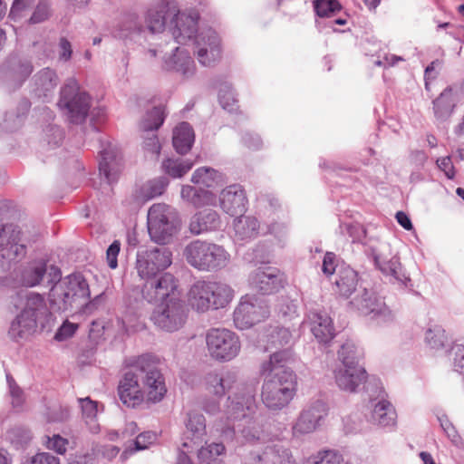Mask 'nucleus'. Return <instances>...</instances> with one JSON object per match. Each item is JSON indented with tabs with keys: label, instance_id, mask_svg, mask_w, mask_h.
<instances>
[{
	"label": "nucleus",
	"instance_id": "35",
	"mask_svg": "<svg viewBox=\"0 0 464 464\" xmlns=\"http://www.w3.org/2000/svg\"><path fill=\"white\" fill-rule=\"evenodd\" d=\"M397 414L392 404L381 400L374 404L371 414V421L381 427H391L396 423Z\"/></svg>",
	"mask_w": 464,
	"mask_h": 464
},
{
	"label": "nucleus",
	"instance_id": "6",
	"mask_svg": "<svg viewBox=\"0 0 464 464\" xmlns=\"http://www.w3.org/2000/svg\"><path fill=\"white\" fill-rule=\"evenodd\" d=\"M179 218L176 210L162 203L152 205L148 212V231L152 241L167 244L178 232Z\"/></svg>",
	"mask_w": 464,
	"mask_h": 464
},
{
	"label": "nucleus",
	"instance_id": "59",
	"mask_svg": "<svg viewBox=\"0 0 464 464\" xmlns=\"http://www.w3.org/2000/svg\"><path fill=\"white\" fill-rule=\"evenodd\" d=\"M44 138L50 146L55 147L63 140V131L56 125H50L44 130Z\"/></svg>",
	"mask_w": 464,
	"mask_h": 464
},
{
	"label": "nucleus",
	"instance_id": "62",
	"mask_svg": "<svg viewBox=\"0 0 464 464\" xmlns=\"http://www.w3.org/2000/svg\"><path fill=\"white\" fill-rule=\"evenodd\" d=\"M216 204V197L215 195L208 190L198 189L197 192L196 198L193 202V206L199 208L203 206H213Z\"/></svg>",
	"mask_w": 464,
	"mask_h": 464
},
{
	"label": "nucleus",
	"instance_id": "51",
	"mask_svg": "<svg viewBox=\"0 0 464 464\" xmlns=\"http://www.w3.org/2000/svg\"><path fill=\"white\" fill-rule=\"evenodd\" d=\"M338 358L343 366L359 365L360 353L353 342L347 341L338 351Z\"/></svg>",
	"mask_w": 464,
	"mask_h": 464
},
{
	"label": "nucleus",
	"instance_id": "34",
	"mask_svg": "<svg viewBox=\"0 0 464 464\" xmlns=\"http://www.w3.org/2000/svg\"><path fill=\"white\" fill-rule=\"evenodd\" d=\"M335 285L341 296L350 298L353 295H355L360 290L357 289V273L351 267L341 268L335 280Z\"/></svg>",
	"mask_w": 464,
	"mask_h": 464
},
{
	"label": "nucleus",
	"instance_id": "60",
	"mask_svg": "<svg viewBox=\"0 0 464 464\" xmlns=\"http://www.w3.org/2000/svg\"><path fill=\"white\" fill-rule=\"evenodd\" d=\"M6 380L9 386L10 395L12 397V405L14 409H18L22 406L24 401L23 391L15 384L14 381L9 374L6 375Z\"/></svg>",
	"mask_w": 464,
	"mask_h": 464
},
{
	"label": "nucleus",
	"instance_id": "22",
	"mask_svg": "<svg viewBox=\"0 0 464 464\" xmlns=\"http://www.w3.org/2000/svg\"><path fill=\"white\" fill-rule=\"evenodd\" d=\"M219 205L224 212L232 217L244 214L247 206L245 190L237 184L227 186L219 194Z\"/></svg>",
	"mask_w": 464,
	"mask_h": 464
},
{
	"label": "nucleus",
	"instance_id": "12",
	"mask_svg": "<svg viewBox=\"0 0 464 464\" xmlns=\"http://www.w3.org/2000/svg\"><path fill=\"white\" fill-rule=\"evenodd\" d=\"M135 371L141 379L147 399L152 402L161 401L167 392L164 378L156 363L147 356L139 358Z\"/></svg>",
	"mask_w": 464,
	"mask_h": 464
},
{
	"label": "nucleus",
	"instance_id": "11",
	"mask_svg": "<svg viewBox=\"0 0 464 464\" xmlns=\"http://www.w3.org/2000/svg\"><path fill=\"white\" fill-rule=\"evenodd\" d=\"M187 317L188 309L180 298H173L160 303L151 314L154 324L168 333H173L182 328Z\"/></svg>",
	"mask_w": 464,
	"mask_h": 464
},
{
	"label": "nucleus",
	"instance_id": "24",
	"mask_svg": "<svg viewBox=\"0 0 464 464\" xmlns=\"http://www.w3.org/2000/svg\"><path fill=\"white\" fill-rule=\"evenodd\" d=\"M118 392L121 401L128 407L140 405L144 399V392L139 384V375L136 371L127 372L121 380Z\"/></svg>",
	"mask_w": 464,
	"mask_h": 464
},
{
	"label": "nucleus",
	"instance_id": "46",
	"mask_svg": "<svg viewBox=\"0 0 464 464\" xmlns=\"http://www.w3.org/2000/svg\"><path fill=\"white\" fill-rule=\"evenodd\" d=\"M30 108V102L24 100L18 106V112H7L4 121V128L8 131H14L19 129L24 121L25 115Z\"/></svg>",
	"mask_w": 464,
	"mask_h": 464
},
{
	"label": "nucleus",
	"instance_id": "29",
	"mask_svg": "<svg viewBox=\"0 0 464 464\" xmlns=\"http://www.w3.org/2000/svg\"><path fill=\"white\" fill-rule=\"evenodd\" d=\"M100 174L103 175L108 183L117 180L121 169V157L116 148L109 144L100 152Z\"/></svg>",
	"mask_w": 464,
	"mask_h": 464
},
{
	"label": "nucleus",
	"instance_id": "53",
	"mask_svg": "<svg viewBox=\"0 0 464 464\" xmlns=\"http://www.w3.org/2000/svg\"><path fill=\"white\" fill-rule=\"evenodd\" d=\"M168 184V179L162 177L150 180L142 187V195L146 199H151L160 196L166 189Z\"/></svg>",
	"mask_w": 464,
	"mask_h": 464
},
{
	"label": "nucleus",
	"instance_id": "39",
	"mask_svg": "<svg viewBox=\"0 0 464 464\" xmlns=\"http://www.w3.org/2000/svg\"><path fill=\"white\" fill-rule=\"evenodd\" d=\"M239 432L242 440L250 444L265 442L267 438L262 420L259 418H251L246 420Z\"/></svg>",
	"mask_w": 464,
	"mask_h": 464
},
{
	"label": "nucleus",
	"instance_id": "43",
	"mask_svg": "<svg viewBox=\"0 0 464 464\" xmlns=\"http://www.w3.org/2000/svg\"><path fill=\"white\" fill-rule=\"evenodd\" d=\"M266 348H278L292 343L293 335L288 328L270 326L266 334Z\"/></svg>",
	"mask_w": 464,
	"mask_h": 464
},
{
	"label": "nucleus",
	"instance_id": "63",
	"mask_svg": "<svg viewBox=\"0 0 464 464\" xmlns=\"http://www.w3.org/2000/svg\"><path fill=\"white\" fill-rule=\"evenodd\" d=\"M50 14L49 5L46 2H40L30 18L31 24H38L45 21Z\"/></svg>",
	"mask_w": 464,
	"mask_h": 464
},
{
	"label": "nucleus",
	"instance_id": "61",
	"mask_svg": "<svg viewBox=\"0 0 464 464\" xmlns=\"http://www.w3.org/2000/svg\"><path fill=\"white\" fill-rule=\"evenodd\" d=\"M147 132L148 136L144 137V150L152 156L158 157L161 149L158 136L153 132Z\"/></svg>",
	"mask_w": 464,
	"mask_h": 464
},
{
	"label": "nucleus",
	"instance_id": "30",
	"mask_svg": "<svg viewBox=\"0 0 464 464\" xmlns=\"http://www.w3.org/2000/svg\"><path fill=\"white\" fill-rule=\"evenodd\" d=\"M33 69L29 60L18 55L10 56L3 66L5 78L14 82V86H21L31 75Z\"/></svg>",
	"mask_w": 464,
	"mask_h": 464
},
{
	"label": "nucleus",
	"instance_id": "23",
	"mask_svg": "<svg viewBox=\"0 0 464 464\" xmlns=\"http://www.w3.org/2000/svg\"><path fill=\"white\" fill-rule=\"evenodd\" d=\"M248 283L251 288L263 295L273 294L282 287V278L280 275L271 267L266 269L257 268L253 271L249 275Z\"/></svg>",
	"mask_w": 464,
	"mask_h": 464
},
{
	"label": "nucleus",
	"instance_id": "57",
	"mask_svg": "<svg viewBox=\"0 0 464 464\" xmlns=\"http://www.w3.org/2000/svg\"><path fill=\"white\" fill-rule=\"evenodd\" d=\"M45 446L58 454L63 455L67 450L69 441L67 439L63 438L59 434H54L52 437L46 436Z\"/></svg>",
	"mask_w": 464,
	"mask_h": 464
},
{
	"label": "nucleus",
	"instance_id": "42",
	"mask_svg": "<svg viewBox=\"0 0 464 464\" xmlns=\"http://www.w3.org/2000/svg\"><path fill=\"white\" fill-rule=\"evenodd\" d=\"M234 230L239 239L251 238L258 234L259 222L255 217L242 214L234 220Z\"/></svg>",
	"mask_w": 464,
	"mask_h": 464
},
{
	"label": "nucleus",
	"instance_id": "16",
	"mask_svg": "<svg viewBox=\"0 0 464 464\" xmlns=\"http://www.w3.org/2000/svg\"><path fill=\"white\" fill-rule=\"evenodd\" d=\"M328 408L324 401L317 400L310 403L299 414L292 427L293 434L296 437L314 432L320 421L327 415Z\"/></svg>",
	"mask_w": 464,
	"mask_h": 464
},
{
	"label": "nucleus",
	"instance_id": "15",
	"mask_svg": "<svg viewBox=\"0 0 464 464\" xmlns=\"http://www.w3.org/2000/svg\"><path fill=\"white\" fill-rule=\"evenodd\" d=\"M194 53L203 66H212L221 57L220 39L212 29H206L196 35L193 43Z\"/></svg>",
	"mask_w": 464,
	"mask_h": 464
},
{
	"label": "nucleus",
	"instance_id": "32",
	"mask_svg": "<svg viewBox=\"0 0 464 464\" xmlns=\"http://www.w3.org/2000/svg\"><path fill=\"white\" fill-rule=\"evenodd\" d=\"M34 93L39 98L47 99L58 85L59 78L50 68H44L34 76Z\"/></svg>",
	"mask_w": 464,
	"mask_h": 464
},
{
	"label": "nucleus",
	"instance_id": "33",
	"mask_svg": "<svg viewBox=\"0 0 464 464\" xmlns=\"http://www.w3.org/2000/svg\"><path fill=\"white\" fill-rule=\"evenodd\" d=\"M311 330L320 343H327L334 336L332 319L326 313L313 312L310 315Z\"/></svg>",
	"mask_w": 464,
	"mask_h": 464
},
{
	"label": "nucleus",
	"instance_id": "2",
	"mask_svg": "<svg viewBox=\"0 0 464 464\" xmlns=\"http://www.w3.org/2000/svg\"><path fill=\"white\" fill-rule=\"evenodd\" d=\"M53 320L52 312L44 296L30 293L22 312L12 321L8 334L13 340L27 338L38 326L45 328Z\"/></svg>",
	"mask_w": 464,
	"mask_h": 464
},
{
	"label": "nucleus",
	"instance_id": "7",
	"mask_svg": "<svg viewBox=\"0 0 464 464\" xmlns=\"http://www.w3.org/2000/svg\"><path fill=\"white\" fill-rule=\"evenodd\" d=\"M58 105L72 123L80 124L88 115L91 98L86 92L80 91L74 79H69L61 90Z\"/></svg>",
	"mask_w": 464,
	"mask_h": 464
},
{
	"label": "nucleus",
	"instance_id": "14",
	"mask_svg": "<svg viewBox=\"0 0 464 464\" xmlns=\"http://www.w3.org/2000/svg\"><path fill=\"white\" fill-rule=\"evenodd\" d=\"M141 294L149 303H163L173 298H180L178 281L170 273L146 279Z\"/></svg>",
	"mask_w": 464,
	"mask_h": 464
},
{
	"label": "nucleus",
	"instance_id": "58",
	"mask_svg": "<svg viewBox=\"0 0 464 464\" xmlns=\"http://www.w3.org/2000/svg\"><path fill=\"white\" fill-rule=\"evenodd\" d=\"M449 359L452 361L453 369L458 372H461L464 367L462 362L464 360V346L462 344H455L449 351Z\"/></svg>",
	"mask_w": 464,
	"mask_h": 464
},
{
	"label": "nucleus",
	"instance_id": "10",
	"mask_svg": "<svg viewBox=\"0 0 464 464\" xmlns=\"http://www.w3.org/2000/svg\"><path fill=\"white\" fill-rule=\"evenodd\" d=\"M256 389L250 384H242L237 387L232 395H229L224 410V417L227 422L251 419L256 412Z\"/></svg>",
	"mask_w": 464,
	"mask_h": 464
},
{
	"label": "nucleus",
	"instance_id": "41",
	"mask_svg": "<svg viewBox=\"0 0 464 464\" xmlns=\"http://www.w3.org/2000/svg\"><path fill=\"white\" fill-rule=\"evenodd\" d=\"M289 457L288 450L279 444L266 447L262 454L254 457V464H283Z\"/></svg>",
	"mask_w": 464,
	"mask_h": 464
},
{
	"label": "nucleus",
	"instance_id": "50",
	"mask_svg": "<svg viewBox=\"0 0 464 464\" xmlns=\"http://www.w3.org/2000/svg\"><path fill=\"white\" fill-rule=\"evenodd\" d=\"M304 464H349L344 461L343 456L335 450H321L310 456Z\"/></svg>",
	"mask_w": 464,
	"mask_h": 464
},
{
	"label": "nucleus",
	"instance_id": "19",
	"mask_svg": "<svg viewBox=\"0 0 464 464\" xmlns=\"http://www.w3.org/2000/svg\"><path fill=\"white\" fill-rule=\"evenodd\" d=\"M238 383L237 374L229 369L215 370L205 377L206 390L218 398H222L232 389L241 387Z\"/></svg>",
	"mask_w": 464,
	"mask_h": 464
},
{
	"label": "nucleus",
	"instance_id": "25",
	"mask_svg": "<svg viewBox=\"0 0 464 464\" xmlns=\"http://www.w3.org/2000/svg\"><path fill=\"white\" fill-rule=\"evenodd\" d=\"M350 304L362 314H372V317L384 315L389 312L383 301L366 288L360 289L352 298Z\"/></svg>",
	"mask_w": 464,
	"mask_h": 464
},
{
	"label": "nucleus",
	"instance_id": "17",
	"mask_svg": "<svg viewBox=\"0 0 464 464\" xmlns=\"http://www.w3.org/2000/svg\"><path fill=\"white\" fill-rule=\"evenodd\" d=\"M178 6L167 0H160L152 4L143 15L147 31L150 34L162 33L166 27L167 20L177 14Z\"/></svg>",
	"mask_w": 464,
	"mask_h": 464
},
{
	"label": "nucleus",
	"instance_id": "36",
	"mask_svg": "<svg viewBox=\"0 0 464 464\" xmlns=\"http://www.w3.org/2000/svg\"><path fill=\"white\" fill-rule=\"evenodd\" d=\"M186 428L188 433L191 435V437L188 436L186 440L190 444L196 445V447H199L206 435L205 417L198 412H188Z\"/></svg>",
	"mask_w": 464,
	"mask_h": 464
},
{
	"label": "nucleus",
	"instance_id": "31",
	"mask_svg": "<svg viewBox=\"0 0 464 464\" xmlns=\"http://www.w3.org/2000/svg\"><path fill=\"white\" fill-rule=\"evenodd\" d=\"M221 226L218 213L213 209L206 208L195 213L189 221L188 229L193 235L217 230Z\"/></svg>",
	"mask_w": 464,
	"mask_h": 464
},
{
	"label": "nucleus",
	"instance_id": "47",
	"mask_svg": "<svg viewBox=\"0 0 464 464\" xmlns=\"http://www.w3.org/2000/svg\"><path fill=\"white\" fill-rule=\"evenodd\" d=\"M196 448L198 450V460L202 463L220 462L217 458L225 452V446L222 443H210L206 446L199 445Z\"/></svg>",
	"mask_w": 464,
	"mask_h": 464
},
{
	"label": "nucleus",
	"instance_id": "44",
	"mask_svg": "<svg viewBox=\"0 0 464 464\" xmlns=\"http://www.w3.org/2000/svg\"><path fill=\"white\" fill-rule=\"evenodd\" d=\"M191 181L195 184L211 188L221 183L223 178L222 174L216 169L209 167H202L194 171Z\"/></svg>",
	"mask_w": 464,
	"mask_h": 464
},
{
	"label": "nucleus",
	"instance_id": "48",
	"mask_svg": "<svg viewBox=\"0 0 464 464\" xmlns=\"http://www.w3.org/2000/svg\"><path fill=\"white\" fill-rule=\"evenodd\" d=\"M165 119L164 108L161 106L154 107L149 111L140 122V128L144 131H152L158 130Z\"/></svg>",
	"mask_w": 464,
	"mask_h": 464
},
{
	"label": "nucleus",
	"instance_id": "38",
	"mask_svg": "<svg viewBox=\"0 0 464 464\" xmlns=\"http://www.w3.org/2000/svg\"><path fill=\"white\" fill-rule=\"evenodd\" d=\"M456 103V91L453 87L446 88L440 95L433 101V111L438 120H446L450 116Z\"/></svg>",
	"mask_w": 464,
	"mask_h": 464
},
{
	"label": "nucleus",
	"instance_id": "1",
	"mask_svg": "<svg viewBox=\"0 0 464 464\" xmlns=\"http://www.w3.org/2000/svg\"><path fill=\"white\" fill-rule=\"evenodd\" d=\"M293 360L290 349L275 352L260 365V373L265 377L261 398L270 411H277L288 406L296 392V376L285 367Z\"/></svg>",
	"mask_w": 464,
	"mask_h": 464
},
{
	"label": "nucleus",
	"instance_id": "54",
	"mask_svg": "<svg viewBox=\"0 0 464 464\" xmlns=\"http://www.w3.org/2000/svg\"><path fill=\"white\" fill-rule=\"evenodd\" d=\"M425 341L431 349L439 350L444 347L447 342L445 330L438 325L428 329L425 334Z\"/></svg>",
	"mask_w": 464,
	"mask_h": 464
},
{
	"label": "nucleus",
	"instance_id": "40",
	"mask_svg": "<svg viewBox=\"0 0 464 464\" xmlns=\"http://www.w3.org/2000/svg\"><path fill=\"white\" fill-rule=\"evenodd\" d=\"M46 273V264L44 261H34L24 267L21 273V283L26 287L38 285Z\"/></svg>",
	"mask_w": 464,
	"mask_h": 464
},
{
	"label": "nucleus",
	"instance_id": "28",
	"mask_svg": "<svg viewBox=\"0 0 464 464\" xmlns=\"http://www.w3.org/2000/svg\"><path fill=\"white\" fill-rule=\"evenodd\" d=\"M163 68L167 71L175 72L184 78H189L195 74L196 65L184 48L176 47L174 53L165 59Z\"/></svg>",
	"mask_w": 464,
	"mask_h": 464
},
{
	"label": "nucleus",
	"instance_id": "37",
	"mask_svg": "<svg viewBox=\"0 0 464 464\" xmlns=\"http://www.w3.org/2000/svg\"><path fill=\"white\" fill-rule=\"evenodd\" d=\"M194 140L193 129L188 122H181L173 130V146L179 154L188 152L194 143Z\"/></svg>",
	"mask_w": 464,
	"mask_h": 464
},
{
	"label": "nucleus",
	"instance_id": "4",
	"mask_svg": "<svg viewBox=\"0 0 464 464\" xmlns=\"http://www.w3.org/2000/svg\"><path fill=\"white\" fill-rule=\"evenodd\" d=\"M183 256L189 266L203 272L221 270L230 262V254L224 246L199 239L185 246Z\"/></svg>",
	"mask_w": 464,
	"mask_h": 464
},
{
	"label": "nucleus",
	"instance_id": "21",
	"mask_svg": "<svg viewBox=\"0 0 464 464\" xmlns=\"http://www.w3.org/2000/svg\"><path fill=\"white\" fill-rule=\"evenodd\" d=\"M384 248H387L384 245L377 248H371V256L375 266L391 281L405 285L410 279L403 272L399 257L395 256L391 259H387L383 252Z\"/></svg>",
	"mask_w": 464,
	"mask_h": 464
},
{
	"label": "nucleus",
	"instance_id": "18",
	"mask_svg": "<svg viewBox=\"0 0 464 464\" xmlns=\"http://www.w3.org/2000/svg\"><path fill=\"white\" fill-rule=\"evenodd\" d=\"M0 255L3 258L19 261L25 257L27 249L18 227L12 225L5 226L0 231Z\"/></svg>",
	"mask_w": 464,
	"mask_h": 464
},
{
	"label": "nucleus",
	"instance_id": "3",
	"mask_svg": "<svg viewBox=\"0 0 464 464\" xmlns=\"http://www.w3.org/2000/svg\"><path fill=\"white\" fill-rule=\"evenodd\" d=\"M235 295L233 288L218 281H197L188 293V304L196 311L205 313L218 310L230 304Z\"/></svg>",
	"mask_w": 464,
	"mask_h": 464
},
{
	"label": "nucleus",
	"instance_id": "9",
	"mask_svg": "<svg viewBox=\"0 0 464 464\" xmlns=\"http://www.w3.org/2000/svg\"><path fill=\"white\" fill-rule=\"evenodd\" d=\"M206 343L211 358L219 362H229L236 358L241 349L239 337L225 328H212L208 331Z\"/></svg>",
	"mask_w": 464,
	"mask_h": 464
},
{
	"label": "nucleus",
	"instance_id": "52",
	"mask_svg": "<svg viewBox=\"0 0 464 464\" xmlns=\"http://www.w3.org/2000/svg\"><path fill=\"white\" fill-rule=\"evenodd\" d=\"M79 402L81 404L82 415L85 419V421L87 424H90L91 431L93 433L98 432L99 425L96 423L92 424L98 412L97 402L92 401L88 397L84 399H80Z\"/></svg>",
	"mask_w": 464,
	"mask_h": 464
},
{
	"label": "nucleus",
	"instance_id": "20",
	"mask_svg": "<svg viewBox=\"0 0 464 464\" xmlns=\"http://www.w3.org/2000/svg\"><path fill=\"white\" fill-rule=\"evenodd\" d=\"M199 15L197 12L185 13L179 12L178 9L177 14L173 17L172 23V35L177 43L185 44L188 42L194 43V39L198 33V22Z\"/></svg>",
	"mask_w": 464,
	"mask_h": 464
},
{
	"label": "nucleus",
	"instance_id": "64",
	"mask_svg": "<svg viewBox=\"0 0 464 464\" xmlns=\"http://www.w3.org/2000/svg\"><path fill=\"white\" fill-rule=\"evenodd\" d=\"M24 464H60V459L48 452H42L33 456Z\"/></svg>",
	"mask_w": 464,
	"mask_h": 464
},
{
	"label": "nucleus",
	"instance_id": "13",
	"mask_svg": "<svg viewBox=\"0 0 464 464\" xmlns=\"http://www.w3.org/2000/svg\"><path fill=\"white\" fill-rule=\"evenodd\" d=\"M172 264V253L166 247H154L139 252L136 268L140 278L146 280L167 269Z\"/></svg>",
	"mask_w": 464,
	"mask_h": 464
},
{
	"label": "nucleus",
	"instance_id": "45",
	"mask_svg": "<svg viewBox=\"0 0 464 464\" xmlns=\"http://www.w3.org/2000/svg\"><path fill=\"white\" fill-rule=\"evenodd\" d=\"M163 171L170 177L181 178L193 167V162L188 160L169 158L162 162Z\"/></svg>",
	"mask_w": 464,
	"mask_h": 464
},
{
	"label": "nucleus",
	"instance_id": "26",
	"mask_svg": "<svg viewBox=\"0 0 464 464\" xmlns=\"http://www.w3.org/2000/svg\"><path fill=\"white\" fill-rule=\"evenodd\" d=\"M335 382L345 392H354L367 378L364 368L361 365L342 366L334 372Z\"/></svg>",
	"mask_w": 464,
	"mask_h": 464
},
{
	"label": "nucleus",
	"instance_id": "27",
	"mask_svg": "<svg viewBox=\"0 0 464 464\" xmlns=\"http://www.w3.org/2000/svg\"><path fill=\"white\" fill-rule=\"evenodd\" d=\"M147 32L143 15L129 13L123 15L117 29V36L125 41L140 43Z\"/></svg>",
	"mask_w": 464,
	"mask_h": 464
},
{
	"label": "nucleus",
	"instance_id": "8",
	"mask_svg": "<svg viewBox=\"0 0 464 464\" xmlns=\"http://www.w3.org/2000/svg\"><path fill=\"white\" fill-rule=\"evenodd\" d=\"M270 315L267 302L256 295L246 294L241 296L233 312L235 326L240 330H246L262 323Z\"/></svg>",
	"mask_w": 464,
	"mask_h": 464
},
{
	"label": "nucleus",
	"instance_id": "5",
	"mask_svg": "<svg viewBox=\"0 0 464 464\" xmlns=\"http://www.w3.org/2000/svg\"><path fill=\"white\" fill-rule=\"evenodd\" d=\"M90 296L89 285L82 275L72 274L55 285L50 292V305L53 312H65L72 304Z\"/></svg>",
	"mask_w": 464,
	"mask_h": 464
},
{
	"label": "nucleus",
	"instance_id": "56",
	"mask_svg": "<svg viewBox=\"0 0 464 464\" xmlns=\"http://www.w3.org/2000/svg\"><path fill=\"white\" fill-rule=\"evenodd\" d=\"M278 314L283 317L292 318L297 313V303L287 296H282L277 303Z\"/></svg>",
	"mask_w": 464,
	"mask_h": 464
},
{
	"label": "nucleus",
	"instance_id": "49",
	"mask_svg": "<svg viewBox=\"0 0 464 464\" xmlns=\"http://www.w3.org/2000/svg\"><path fill=\"white\" fill-rule=\"evenodd\" d=\"M157 440V435L152 431H145L139 434L134 440V448L126 449L121 455V459L125 461L128 457L138 451L148 449Z\"/></svg>",
	"mask_w": 464,
	"mask_h": 464
},
{
	"label": "nucleus",
	"instance_id": "55",
	"mask_svg": "<svg viewBox=\"0 0 464 464\" xmlns=\"http://www.w3.org/2000/svg\"><path fill=\"white\" fill-rule=\"evenodd\" d=\"M341 9L337 0H315L314 10L320 17H329Z\"/></svg>",
	"mask_w": 464,
	"mask_h": 464
}]
</instances>
